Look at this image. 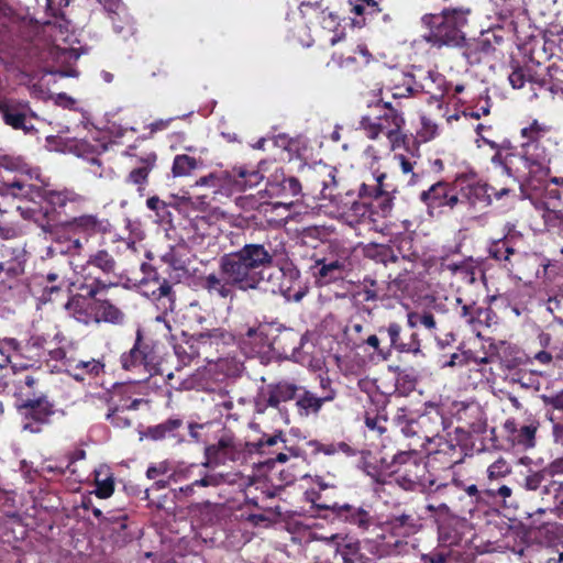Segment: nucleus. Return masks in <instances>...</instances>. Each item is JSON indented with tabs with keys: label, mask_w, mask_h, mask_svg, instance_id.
<instances>
[{
	"label": "nucleus",
	"mask_w": 563,
	"mask_h": 563,
	"mask_svg": "<svg viewBox=\"0 0 563 563\" xmlns=\"http://www.w3.org/2000/svg\"><path fill=\"white\" fill-rule=\"evenodd\" d=\"M117 261L104 249L97 250L88 256L85 264L79 266L78 274L82 283L96 284L97 280H104L102 276H117Z\"/></svg>",
	"instance_id": "nucleus-25"
},
{
	"label": "nucleus",
	"mask_w": 563,
	"mask_h": 563,
	"mask_svg": "<svg viewBox=\"0 0 563 563\" xmlns=\"http://www.w3.org/2000/svg\"><path fill=\"white\" fill-rule=\"evenodd\" d=\"M433 443L435 449H428L430 462L439 463L441 468H451L463 462L465 456L464 450L453 439L441 437Z\"/></svg>",
	"instance_id": "nucleus-34"
},
{
	"label": "nucleus",
	"mask_w": 563,
	"mask_h": 563,
	"mask_svg": "<svg viewBox=\"0 0 563 563\" xmlns=\"http://www.w3.org/2000/svg\"><path fill=\"white\" fill-rule=\"evenodd\" d=\"M504 431L507 441L512 448L527 451L533 449L537 444V432L540 428V421L530 416L522 423L518 422L515 418H509L504 422Z\"/></svg>",
	"instance_id": "nucleus-22"
},
{
	"label": "nucleus",
	"mask_w": 563,
	"mask_h": 563,
	"mask_svg": "<svg viewBox=\"0 0 563 563\" xmlns=\"http://www.w3.org/2000/svg\"><path fill=\"white\" fill-rule=\"evenodd\" d=\"M419 432H420V446L424 445V442L429 444L433 443L441 438L440 431L443 427V417L435 412L434 416L430 413H422L418 417Z\"/></svg>",
	"instance_id": "nucleus-41"
},
{
	"label": "nucleus",
	"mask_w": 563,
	"mask_h": 563,
	"mask_svg": "<svg viewBox=\"0 0 563 563\" xmlns=\"http://www.w3.org/2000/svg\"><path fill=\"white\" fill-rule=\"evenodd\" d=\"M282 435V431L273 435L264 434L257 442H245V446L247 448L249 453H264L265 448L274 446L278 442L285 443V440L283 439Z\"/></svg>",
	"instance_id": "nucleus-61"
},
{
	"label": "nucleus",
	"mask_w": 563,
	"mask_h": 563,
	"mask_svg": "<svg viewBox=\"0 0 563 563\" xmlns=\"http://www.w3.org/2000/svg\"><path fill=\"white\" fill-rule=\"evenodd\" d=\"M350 11L357 15H376L384 10V0H347Z\"/></svg>",
	"instance_id": "nucleus-55"
},
{
	"label": "nucleus",
	"mask_w": 563,
	"mask_h": 563,
	"mask_svg": "<svg viewBox=\"0 0 563 563\" xmlns=\"http://www.w3.org/2000/svg\"><path fill=\"white\" fill-rule=\"evenodd\" d=\"M385 472L394 476L395 482L405 490H415L424 486L427 481V462L417 449L400 451L394 455Z\"/></svg>",
	"instance_id": "nucleus-9"
},
{
	"label": "nucleus",
	"mask_w": 563,
	"mask_h": 563,
	"mask_svg": "<svg viewBox=\"0 0 563 563\" xmlns=\"http://www.w3.org/2000/svg\"><path fill=\"white\" fill-rule=\"evenodd\" d=\"M3 342L22 358L26 360L29 366H34L46 360L47 339L43 334H33L25 343H21L13 338L5 339Z\"/></svg>",
	"instance_id": "nucleus-33"
},
{
	"label": "nucleus",
	"mask_w": 563,
	"mask_h": 563,
	"mask_svg": "<svg viewBox=\"0 0 563 563\" xmlns=\"http://www.w3.org/2000/svg\"><path fill=\"white\" fill-rule=\"evenodd\" d=\"M95 485L96 489L92 492L98 498L107 499L114 493V477L113 474L108 473V470L95 471Z\"/></svg>",
	"instance_id": "nucleus-52"
},
{
	"label": "nucleus",
	"mask_w": 563,
	"mask_h": 563,
	"mask_svg": "<svg viewBox=\"0 0 563 563\" xmlns=\"http://www.w3.org/2000/svg\"><path fill=\"white\" fill-rule=\"evenodd\" d=\"M456 178L453 181L439 180L419 195V200L427 207L428 213L434 210L453 211L460 207Z\"/></svg>",
	"instance_id": "nucleus-19"
},
{
	"label": "nucleus",
	"mask_w": 563,
	"mask_h": 563,
	"mask_svg": "<svg viewBox=\"0 0 563 563\" xmlns=\"http://www.w3.org/2000/svg\"><path fill=\"white\" fill-rule=\"evenodd\" d=\"M225 482V477L221 473H205L199 479L179 487V494L184 497H192L197 493V488L201 487H219Z\"/></svg>",
	"instance_id": "nucleus-50"
},
{
	"label": "nucleus",
	"mask_w": 563,
	"mask_h": 563,
	"mask_svg": "<svg viewBox=\"0 0 563 563\" xmlns=\"http://www.w3.org/2000/svg\"><path fill=\"white\" fill-rule=\"evenodd\" d=\"M413 75L402 74L401 82L390 88L391 97L394 99H401L416 96L418 90L413 87Z\"/></svg>",
	"instance_id": "nucleus-60"
},
{
	"label": "nucleus",
	"mask_w": 563,
	"mask_h": 563,
	"mask_svg": "<svg viewBox=\"0 0 563 563\" xmlns=\"http://www.w3.org/2000/svg\"><path fill=\"white\" fill-rule=\"evenodd\" d=\"M473 16V8L468 3L456 1L443 5L438 13H428L421 18L427 32L423 40L437 49L443 47L457 49L465 43L466 29Z\"/></svg>",
	"instance_id": "nucleus-3"
},
{
	"label": "nucleus",
	"mask_w": 563,
	"mask_h": 563,
	"mask_svg": "<svg viewBox=\"0 0 563 563\" xmlns=\"http://www.w3.org/2000/svg\"><path fill=\"white\" fill-rule=\"evenodd\" d=\"M296 407L301 417H308L310 415H318L322 405L318 395L300 386V390L296 397Z\"/></svg>",
	"instance_id": "nucleus-49"
},
{
	"label": "nucleus",
	"mask_w": 563,
	"mask_h": 563,
	"mask_svg": "<svg viewBox=\"0 0 563 563\" xmlns=\"http://www.w3.org/2000/svg\"><path fill=\"white\" fill-rule=\"evenodd\" d=\"M332 540L341 539L345 542L338 543L336 553L340 554L343 563H374L373 559L367 556L361 550V543L357 540H347V537L334 534Z\"/></svg>",
	"instance_id": "nucleus-42"
},
{
	"label": "nucleus",
	"mask_w": 563,
	"mask_h": 563,
	"mask_svg": "<svg viewBox=\"0 0 563 563\" xmlns=\"http://www.w3.org/2000/svg\"><path fill=\"white\" fill-rule=\"evenodd\" d=\"M300 386L282 379L267 384L258 394L256 408L258 412H264L267 408L280 409V405L296 399Z\"/></svg>",
	"instance_id": "nucleus-23"
},
{
	"label": "nucleus",
	"mask_w": 563,
	"mask_h": 563,
	"mask_svg": "<svg viewBox=\"0 0 563 563\" xmlns=\"http://www.w3.org/2000/svg\"><path fill=\"white\" fill-rule=\"evenodd\" d=\"M462 555L461 550L449 549L438 544L428 553L421 554L422 563H457Z\"/></svg>",
	"instance_id": "nucleus-51"
},
{
	"label": "nucleus",
	"mask_w": 563,
	"mask_h": 563,
	"mask_svg": "<svg viewBox=\"0 0 563 563\" xmlns=\"http://www.w3.org/2000/svg\"><path fill=\"white\" fill-rule=\"evenodd\" d=\"M0 118L7 126L25 135L37 132L33 123L37 115L27 100L14 97L0 98Z\"/></svg>",
	"instance_id": "nucleus-17"
},
{
	"label": "nucleus",
	"mask_w": 563,
	"mask_h": 563,
	"mask_svg": "<svg viewBox=\"0 0 563 563\" xmlns=\"http://www.w3.org/2000/svg\"><path fill=\"white\" fill-rule=\"evenodd\" d=\"M336 169L327 164L306 165L300 170L302 197L335 201L340 196L335 179Z\"/></svg>",
	"instance_id": "nucleus-14"
},
{
	"label": "nucleus",
	"mask_w": 563,
	"mask_h": 563,
	"mask_svg": "<svg viewBox=\"0 0 563 563\" xmlns=\"http://www.w3.org/2000/svg\"><path fill=\"white\" fill-rule=\"evenodd\" d=\"M118 283L97 280L96 284L82 283L80 290L87 291L91 299V324L109 323L121 325L125 321V313L121 307L109 298L99 297L103 291L117 286Z\"/></svg>",
	"instance_id": "nucleus-15"
},
{
	"label": "nucleus",
	"mask_w": 563,
	"mask_h": 563,
	"mask_svg": "<svg viewBox=\"0 0 563 563\" xmlns=\"http://www.w3.org/2000/svg\"><path fill=\"white\" fill-rule=\"evenodd\" d=\"M156 358L155 343L151 338L144 334V330L139 327L135 332V340L132 347L122 353L120 364L124 371L147 369Z\"/></svg>",
	"instance_id": "nucleus-20"
},
{
	"label": "nucleus",
	"mask_w": 563,
	"mask_h": 563,
	"mask_svg": "<svg viewBox=\"0 0 563 563\" xmlns=\"http://www.w3.org/2000/svg\"><path fill=\"white\" fill-rule=\"evenodd\" d=\"M265 191L269 198L277 199L278 205H292L302 197V184L299 178L286 176L283 169H276L268 178Z\"/></svg>",
	"instance_id": "nucleus-21"
},
{
	"label": "nucleus",
	"mask_w": 563,
	"mask_h": 563,
	"mask_svg": "<svg viewBox=\"0 0 563 563\" xmlns=\"http://www.w3.org/2000/svg\"><path fill=\"white\" fill-rule=\"evenodd\" d=\"M56 46L40 34L37 25L25 26L21 30V43L18 57L29 67H41L54 59Z\"/></svg>",
	"instance_id": "nucleus-16"
},
{
	"label": "nucleus",
	"mask_w": 563,
	"mask_h": 563,
	"mask_svg": "<svg viewBox=\"0 0 563 563\" xmlns=\"http://www.w3.org/2000/svg\"><path fill=\"white\" fill-rule=\"evenodd\" d=\"M310 271L319 286L329 285L343 278L345 272V261L335 256L327 257L319 253H313Z\"/></svg>",
	"instance_id": "nucleus-30"
},
{
	"label": "nucleus",
	"mask_w": 563,
	"mask_h": 563,
	"mask_svg": "<svg viewBox=\"0 0 563 563\" xmlns=\"http://www.w3.org/2000/svg\"><path fill=\"white\" fill-rule=\"evenodd\" d=\"M234 169L236 174V179L240 183L241 192L256 187L264 179V176L260 170L247 169L245 167H238Z\"/></svg>",
	"instance_id": "nucleus-57"
},
{
	"label": "nucleus",
	"mask_w": 563,
	"mask_h": 563,
	"mask_svg": "<svg viewBox=\"0 0 563 563\" xmlns=\"http://www.w3.org/2000/svg\"><path fill=\"white\" fill-rule=\"evenodd\" d=\"M246 451L245 442L243 443L231 435H223L216 443L206 448L207 462L203 465H224L227 462H236L244 459Z\"/></svg>",
	"instance_id": "nucleus-24"
},
{
	"label": "nucleus",
	"mask_w": 563,
	"mask_h": 563,
	"mask_svg": "<svg viewBox=\"0 0 563 563\" xmlns=\"http://www.w3.org/2000/svg\"><path fill=\"white\" fill-rule=\"evenodd\" d=\"M399 250H395L393 246L387 244H371L366 247V257L374 260L377 263H382L385 266L391 263H398L400 260H409L408 255H399Z\"/></svg>",
	"instance_id": "nucleus-46"
},
{
	"label": "nucleus",
	"mask_w": 563,
	"mask_h": 563,
	"mask_svg": "<svg viewBox=\"0 0 563 563\" xmlns=\"http://www.w3.org/2000/svg\"><path fill=\"white\" fill-rule=\"evenodd\" d=\"M340 64L342 67L360 73L373 64H378V59L369 52L366 44H358L353 55L343 58Z\"/></svg>",
	"instance_id": "nucleus-44"
},
{
	"label": "nucleus",
	"mask_w": 563,
	"mask_h": 563,
	"mask_svg": "<svg viewBox=\"0 0 563 563\" xmlns=\"http://www.w3.org/2000/svg\"><path fill=\"white\" fill-rule=\"evenodd\" d=\"M40 172L31 167L22 157L0 155L1 191L14 198L24 199L27 194L35 192V184Z\"/></svg>",
	"instance_id": "nucleus-8"
},
{
	"label": "nucleus",
	"mask_w": 563,
	"mask_h": 563,
	"mask_svg": "<svg viewBox=\"0 0 563 563\" xmlns=\"http://www.w3.org/2000/svg\"><path fill=\"white\" fill-rule=\"evenodd\" d=\"M407 324L410 329H415L418 325H422L429 331L437 330V320L432 312L423 310L419 311H410L407 313Z\"/></svg>",
	"instance_id": "nucleus-58"
},
{
	"label": "nucleus",
	"mask_w": 563,
	"mask_h": 563,
	"mask_svg": "<svg viewBox=\"0 0 563 563\" xmlns=\"http://www.w3.org/2000/svg\"><path fill=\"white\" fill-rule=\"evenodd\" d=\"M266 329V325L261 324L257 321H254L252 324L247 323L242 327H236V343L242 346H250V350L253 353H260L263 347L268 345Z\"/></svg>",
	"instance_id": "nucleus-36"
},
{
	"label": "nucleus",
	"mask_w": 563,
	"mask_h": 563,
	"mask_svg": "<svg viewBox=\"0 0 563 563\" xmlns=\"http://www.w3.org/2000/svg\"><path fill=\"white\" fill-rule=\"evenodd\" d=\"M317 510H324L323 517L331 519L333 522H338L350 528L358 533H365L369 531L375 525V517L372 514V508L365 504H352L347 501H333V503H313Z\"/></svg>",
	"instance_id": "nucleus-11"
},
{
	"label": "nucleus",
	"mask_w": 563,
	"mask_h": 563,
	"mask_svg": "<svg viewBox=\"0 0 563 563\" xmlns=\"http://www.w3.org/2000/svg\"><path fill=\"white\" fill-rule=\"evenodd\" d=\"M0 253L3 262L16 263L19 261L26 263V251L21 245L0 243Z\"/></svg>",
	"instance_id": "nucleus-62"
},
{
	"label": "nucleus",
	"mask_w": 563,
	"mask_h": 563,
	"mask_svg": "<svg viewBox=\"0 0 563 563\" xmlns=\"http://www.w3.org/2000/svg\"><path fill=\"white\" fill-rule=\"evenodd\" d=\"M551 134L552 128L537 119L520 129L522 142L517 148L519 178L534 190L543 188L550 178L553 155L548 145L556 144Z\"/></svg>",
	"instance_id": "nucleus-2"
},
{
	"label": "nucleus",
	"mask_w": 563,
	"mask_h": 563,
	"mask_svg": "<svg viewBox=\"0 0 563 563\" xmlns=\"http://www.w3.org/2000/svg\"><path fill=\"white\" fill-rule=\"evenodd\" d=\"M40 379L32 374H24L13 380L15 406L36 400L46 394L37 389Z\"/></svg>",
	"instance_id": "nucleus-37"
},
{
	"label": "nucleus",
	"mask_w": 563,
	"mask_h": 563,
	"mask_svg": "<svg viewBox=\"0 0 563 563\" xmlns=\"http://www.w3.org/2000/svg\"><path fill=\"white\" fill-rule=\"evenodd\" d=\"M104 372V363L101 360H79L69 371V376L76 382H84L87 376L97 377Z\"/></svg>",
	"instance_id": "nucleus-47"
},
{
	"label": "nucleus",
	"mask_w": 563,
	"mask_h": 563,
	"mask_svg": "<svg viewBox=\"0 0 563 563\" xmlns=\"http://www.w3.org/2000/svg\"><path fill=\"white\" fill-rule=\"evenodd\" d=\"M198 161L186 154L176 155L173 162L172 173L174 177H184L191 174L198 167Z\"/></svg>",
	"instance_id": "nucleus-59"
},
{
	"label": "nucleus",
	"mask_w": 563,
	"mask_h": 563,
	"mask_svg": "<svg viewBox=\"0 0 563 563\" xmlns=\"http://www.w3.org/2000/svg\"><path fill=\"white\" fill-rule=\"evenodd\" d=\"M16 410L22 418V429L30 433H41L51 424L56 413L55 404L47 395L31 402L16 405Z\"/></svg>",
	"instance_id": "nucleus-18"
},
{
	"label": "nucleus",
	"mask_w": 563,
	"mask_h": 563,
	"mask_svg": "<svg viewBox=\"0 0 563 563\" xmlns=\"http://www.w3.org/2000/svg\"><path fill=\"white\" fill-rule=\"evenodd\" d=\"M25 263H8L0 261V283L4 284L7 288L12 289L18 279L24 274Z\"/></svg>",
	"instance_id": "nucleus-53"
},
{
	"label": "nucleus",
	"mask_w": 563,
	"mask_h": 563,
	"mask_svg": "<svg viewBox=\"0 0 563 563\" xmlns=\"http://www.w3.org/2000/svg\"><path fill=\"white\" fill-rule=\"evenodd\" d=\"M230 243L235 250L218 258V272L201 278V287L211 297L233 300L236 290H258L264 282V272L274 266L276 251L269 242H246L238 234Z\"/></svg>",
	"instance_id": "nucleus-1"
},
{
	"label": "nucleus",
	"mask_w": 563,
	"mask_h": 563,
	"mask_svg": "<svg viewBox=\"0 0 563 563\" xmlns=\"http://www.w3.org/2000/svg\"><path fill=\"white\" fill-rule=\"evenodd\" d=\"M385 178L386 174L382 173L376 177V185L368 186L362 184L358 191V199L351 201V206L344 211V216L351 224L366 223L374 220L372 205L366 201L367 198H375L383 212L390 211L391 199L388 190H386L384 186Z\"/></svg>",
	"instance_id": "nucleus-13"
},
{
	"label": "nucleus",
	"mask_w": 563,
	"mask_h": 563,
	"mask_svg": "<svg viewBox=\"0 0 563 563\" xmlns=\"http://www.w3.org/2000/svg\"><path fill=\"white\" fill-rule=\"evenodd\" d=\"M393 529L400 530V533L408 536L413 533L417 527V520L412 515L402 514L390 519Z\"/></svg>",
	"instance_id": "nucleus-63"
},
{
	"label": "nucleus",
	"mask_w": 563,
	"mask_h": 563,
	"mask_svg": "<svg viewBox=\"0 0 563 563\" xmlns=\"http://www.w3.org/2000/svg\"><path fill=\"white\" fill-rule=\"evenodd\" d=\"M202 338L210 340L217 356L220 357L221 351L238 341L235 329L229 331L224 328H213L202 332Z\"/></svg>",
	"instance_id": "nucleus-48"
},
{
	"label": "nucleus",
	"mask_w": 563,
	"mask_h": 563,
	"mask_svg": "<svg viewBox=\"0 0 563 563\" xmlns=\"http://www.w3.org/2000/svg\"><path fill=\"white\" fill-rule=\"evenodd\" d=\"M410 279L408 277V271L405 269L404 273H399L394 279H390L386 287L385 291L387 295V300L402 299L409 294Z\"/></svg>",
	"instance_id": "nucleus-54"
},
{
	"label": "nucleus",
	"mask_w": 563,
	"mask_h": 563,
	"mask_svg": "<svg viewBox=\"0 0 563 563\" xmlns=\"http://www.w3.org/2000/svg\"><path fill=\"white\" fill-rule=\"evenodd\" d=\"M124 410L120 405L110 406L106 415L107 421H109L114 428L125 429L130 428L132 422L131 419L123 415Z\"/></svg>",
	"instance_id": "nucleus-64"
},
{
	"label": "nucleus",
	"mask_w": 563,
	"mask_h": 563,
	"mask_svg": "<svg viewBox=\"0 0 563 563\" xmlns=\"http://www.w3.org/2000/svg\"><path fill=\"white\" fill-rule=\"evenodd\" d=\"M380 333L386 332L390 344V351L395 350L399 353L412 354L415 356L422 354L421 340L418 332L412 331L407 340L401 336L402 328L397 322H390L387 327H380L378 330Z\"/></svg>",
	"instance_id": "nucleus-35"
},
{
	"label": "nucleus",
	"mask_w": 563,
	"mask_h": 563,
	"mask_svg": "<svg viewBox=\"0 0 563 563\" xmlns=\"http://www.w3.org/2000/svg\"><path fill=\"white\" fill-rule=\"evenodd\" d=\"M470 530V525L464 518L457 516L442 517L438 520L439 544L460 550L463 539Z\"/></svg>",
	"instance_id": "nucleus-29"
},
{
	"label": "nucleus",
	"mask_w": 563,
	"mask_h": 563,
	"mask_svg": "<svg viewBox=\"0 0 563 563\" xmlns=\"http://www.w3.org/2000/svg\"><path fill=\"white\" fill-rule=\"evenodd\" d=\"M184 428V420L179 417H170L167 420L146 428L145 438L153 441H163L167 439H176L180 435Z\"/></svg>",
	"instance_id": "nucleus-40"
},
{
	"label": "nucleus",
	"mask_w": 563,
	"mask_h": 563,
	"mask_svg": "<svg viewBox=\"0 0 563 563\" xmlns=\"http://www.w3.org/2000/svg\"><path fill=\"white\" fill-rule=\"evenodd\" d=\"M64 308L78 322L85 325L91 324V299L87 295H70Z\"/></svg>",
	"instance_id": "nucleus-43"
},
{
	"label": "nucleus",
	"mask_w": 563,
	"mask_h": 563,
	"mask_svg": "<svg viewBox=\"0 0 563 563\" xmlns=\"http://www.w3.org/2000/svg\"><path fill=\"white\" fill-rule=\"evenodd\" d=\"M196 185L212 188L213 199L218 200H220L218 196L229 198L241 192L234 168L231 172L210 173L207 176L200 177Z\"/></svg>",
	"instance_id": "nucleus-31"
},
{
	"label": "nucleus",
	"mask_w": 563,
	"mask_h": 563,
	"mask_svg": "<svg viewBox=\"0 0 563 563\" xmlns=\"http://www.w3.org/2000/svg\"><path fill=\"white\" fill-rule=\"evenodd\" d=\"M358 125L369 140L386 136L391 150L404 146L407 141V135L402 131L406 125L402 111L383 99L367 103V111L361 117Z\"/></svg>",
	"instance_id": "nucleus-5"
},
{
	"label": "nucleus",
	"mask_w": 563,
	"mask_h": 563,
	"mask_svg": "<svg viewBox=\"0 0 563 563\" xmlns=\"http://www.w3.org/2000/svg\"><path fill=\"white\" fill-rule=\"evenodd\" d=\"M145 135L137 136L122 152V156L130 159L132 168L124 178L126 185L135 186L140 196H144L148 185L150 174L156 168L158 155L156 151L144 145Z\"/></svg>",
	"instance_id": "nucleus-10"
},
{
	"label": "nucleus",
	"mask_w": 563,
	"mask_h": 563,
	"mask_svg": "<svg viewBox=\"0 0 563 563\" xmlns=\"http://www.w3.org/2000/svg\"><path fill=\"white\" fill-rule=\"evenodd\" d=\"M503 36L493 32H483L479 37L468 38L465 35V43L457 49L470 65H477L495 53L497 45L503 42Z\"/></svg>",
	"instance_id": "nucleus-27"
},
{
	"label": "nucleus",
	"mask_w": 563,
	"mask_h": 563,
	"mask_svg": "<svg viewBox=\"0 0 563 563\" xmlns=\"http://www.w3.org/2000/svg\"><path fill=\"white\" fill-rule=\"evenodd\" d=\"M456 312L466 324L476 330L479 306L474 300H464L460 297L456 298Z\"/></svg>",
	"instance_id": "nucleus-56"
},
{
	"label": "nucleus",
	"mask_w": 563,
	"mask_h": 563,
	"mask_svg": "<svg viewBox=\"0 0 563 563\" xmlns=\"http://www.w3.org/2000/svg\"><path fill=\"white\" fill-rule=\"evenodd\" d=\"M111 231V223L97 214H81L60 223L54 232L56 244L65 243L62 253L80 254L85 244L97 234H107Z\"/></svg>",
	"instance_id": "nucleus-7"
},
{
	"label": "nucleus",
	"mask_w": 563,
	"mask_h": 563,
	"mask_svg": "<svg viewBox=\"0 0 563 563\" xmlns=\"http://www.w3.org/2000/svg\"><path fill=\"white\" fill-rule=\"evenodd\" d=\"M456 418L467 428L470 432L483 433L486 430V419L484 412L477 404L463 405L456 413ZM462 429V427H460ZM459 430V428L456 429Z\"/></svg>",
	"instance_id": "nucleus-38"
},
{
	"label": "nucleus",
	"mask_w": 563,
	"mask_h": 563,
	"mask_svg": "<svg viewBox=\"0 0 563 563\" xmlns=\"http://www.w3.org/2000/svg\"><path fill=\"white\" fill-rule=\"evenodd\" d=\"M34 191L37 192L27 194L23 199L34 207L18 206L16 210L24 219L36 222L45 232H53L51 221L55 211L76 212L86 202V198L73 189L51 190L35 185Z\"/></svg>",
	"instance_id": "nucleus-4"
},
{
	"label": "nucleus",
	"mask_w": 563,
	"mask_h": 563,
	"mask_svg": "<svg viewBox=\"0 0 563 563\" xmlns=\"http://www.w3.org/2000/svg\"><path fill=\"white\" fill-rule=\"evenodd\" d=\"M155 322L163 324L166 330V340L173 345L175 354L184 364H189L195 358H202L207 363H213L219 360L210 340L202 338V332L188 334L181 331L184 341L178 343L176 336L172 333V325L165 316H157Z\"/></svg>",
	"instance_id": "nucleus-12"
},
{
	"label": "nucleus",
	"mask_w": 563,
	"mask_h": 563,
	"mask_svg": "<svg viewBox=\"0 0 563 563\" xmlns=\"http://www.w3.org/2000/svg\"><path fill=\"white\" fill-rule=\"evenodd\" d=\"M354 296L361 298V301L365 303L384 302L387 300L385 287L380 286L376 279L369 276L364 277Z\"/></svg>",
	"instance_id": "nucleus-45"
},
{
	"label": "nucleus",
	"mask_w": 563,
	"mask_h": 563,
	"mask_svg": "<svg viewBox=\"0 0 563 563\" xmlns=\"http://www.w3.org/2000/svg\"><path fill=\"white\" fill-rule=\"evenodd\" d=\"M481 141L494 150L490 163L495 168H500L503 174L512 179V184L519 178V166H517V147L512 146L509 141L497 143L485 136Z\"/></svg>",
	"instance_id": "nucleus-28"
},
{
	"label": "nucleus",
	"mask_w": 563,
	"mask_h": 563,
	"mask_svg": "<svg viewBox=\"0 0 563 563\" xmlns=\"http://www.w3.org/2000/svg\"><path fill=\"white\" fill-rule=\"evenodd\" d=\"M456 186L460 197V206L472 211H484L492 206L493 201H501L515 198L516 191L512 185H490L478 178L476 174L456 175Z\"/></svg>",
	"instance_id": "nucleus-6"
},
{
	"label": "nucleus",
	"mask_w": 563,
	"mask_h": 563,
	"mask_svg": "<svg viewBox=\"0 0 563 563\" xmlns=\"http://www.w3.org/2000/svg\"><path fill=\"white\" fill-rule=\"evenodd\" d=\"M103 9L112 22L115 33L123 34L132 27V19L121 0H104Z\"/></svg>",
	"instance_id": "nucleus-39"
},
{
	"label": "nucleus",
	"mask_w": 563,
	"mask_h": 563,
	"mask_svg": "<svg viewBox=\"0 0 563 563\" xmlns=\"http://www.w3.org/2000/svg\"><path fill=\"white\" fill-rule=\"evenodd\" d=\"M282 278L278 292L287 300L300 301L308 292V287L301 280L300 271L292 262H286L279 268Z\"/></svg>",
	"instance_id": "nucleus-32"
},
{
	"label": "nucleus",
	"mask_w": 563,
	"mask_h": 563,
	"mask_svg": "<svg viewBox=\"0 0 563 563\" xmlns=\"http://www.w3.org/2000/svg\"><path fill=\"white\" fill-rule=\"evenodd\" d=\"M503 238L493 240L488 245V255L490 258L503 263V267L509 272L515 269L512 257L518 255L517 243L522 239V234L515 230V224L505 225Z\"/></svg>",
	"instance_id": "nucleus-26"
}]
</instances>
